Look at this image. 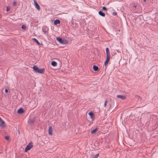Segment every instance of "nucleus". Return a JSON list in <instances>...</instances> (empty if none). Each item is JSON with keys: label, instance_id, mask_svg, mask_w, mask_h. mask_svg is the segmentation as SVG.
<instances>
[{"label": "nucleus", "instance_id": "obj_21", "mask_svg": "<svg viewBox=\"0 0 158 158\" xmlns=\"http://www.w3.org/2000/svg\"><path fill=\"white\" fill-rule=\"evenodd\" d=\"M21 28L23 29H26V26L25 25H22L21 26Z\"/></svg>", "mask_w": 158, "mask_h": 158}, {"label": "nucleus", "instance_id": "obj_1", "mask_svg": "<svg viewBox=\"0 0 158 158\" xmlns=\"http://www.w3.org/2000/svg\"><path fill=\"white\" fill-rule=\"evenodd\" d=\"M56 40L60 43L63 44H66L68 43L67 41L66 40L64 39H62L60 37H57Z\"/></svg>", "mask_w": 158, "mask_h": 158}, {"label": "nucleus", "instance_id": "obj_4", "mask_svg": "<svg viewBox=\"0 0 158 158\" xmlns=\"http://www.w3.org/2000/svg\"><path fill=\"white\" fill-rule=\"evenodd\" d=\"M34 2V5L35 6V8L37 9V10H39L40 9V6L39 5V4H38V3L35 0H33Z\"/></svg>", "mask_w": 158, "mask_h": 158}, {"label": "nucleus", "instance_id": "obj_26", "mask_svg": "<svg viewBox=\"0 0 158 158\" xmlns=\"http://www.w3.org/2000/svg\"><path fill=\"white\" fill-rule=\"evenodd\" d=\"M47 106H48V107H49L50 106V102H47L46 103Z\"/></svg>", "mask_w": 158, "mask_h": 158}, {"label": "nucleus", "instance_id": "obj_2", "mask_svg": "<svg viewBox=\"0 0 158 158\" xmlns=\"http://www.w3.org/2000/svg\"><path fill=\"white\" fill-rule=\"evenodd\" d=\"M6 127V124L3 120L0 117V127L2 128H5Z\"/></svg>", "mask_w": 158, "mask_h": 158}, {"label": "nucleus", "instance_id": "obj_12", "mask_svg": "<svg viewBox=\"0 0 158 158\" xmlns=\"http://www.w3.org/2000/svg\"><path fill=\"white\" fill-rule=\"evenodd\" d=\"M45 70V69L44 68L41 69H39L37 72L40 73H43Z\"/></svg>", "mask_w": 158, "mask_h": 158}, {"label": "nucleus", "instance_id": "obj_19", "mask_svg": "<svg viewBox=\"0 0 158 158\" xmlns=\"http://www.w3.org/2000/svg\"><path fill=\"white\" fill-rule=\"evenodd\" d=\"M51 64L53 66H56L57 65V63L56 62L53 61L51 62Z\"/></svg>", "mask_w": 158, "mask_h": 158}, {"label": "nucleus", "instance_id": "obj_24", "mask_svg": "<svg viewBox=\"0 0 158 158\" xmlns=\"http://www.w3.org/2000/svg\"><path fill=\"white\" fill-rule=\"evenodd\" d=\"M102 9L103 10L106 11L107 10V9L106 8L105 6H104L102 7Z\"/></svg>", "mask_w": 158, "mask_h": 158}, {"label": "nucleus", "instance_id": "obj_10", "mask_svg": "<svg viewBox=\"0 0 158 158\" xmlns=\"http://www.w3.org/2000/svg\"><path fill=\"white\" fill-rule=\"evenodd\" d=\"M60 23V21L59 20L56 19L54 20V21L53 23L55 25H56L58 24H59Z\"/></svg>", "mask_w": 158, "mask_h": 158}, {"label": "nucleus", "instance_id": "obj_28", "mask_svg": "<svg viewBox=\"0 0 158 158\" xmlns=\"http://www.w3.org/2000/svg\"><path fill=\"white\" fill-rule=\"evenodd\" d=\"M10 8L9 7H7V8H6V10L7 11H9L10 10Z\"/></svg>", "mask_w": 158, "mask_h": 158}, {"label": "nucleus", "instance_id": "obj_20", "mask_svg": "<svg viewBox=\"0 0 158 158\" xmlns=\"http://www.w3.org/2000/svg\"><path fill=\"white\" fill-rule=\"evenodd\" d=\"M99 154H97L94 156L92 157V158H97V157L99 156Z\"/></svg>", "mask_w": 158, "mask_h": 158}, {"label": "nucleus", "instance_id": "obj_16", "mask_svg": "<svg viewBox=\"0 0 158 158\" xmlns=\"http://www.w3.org/2000/svg\"><path fill=\"white\" fill-rule=\"evenodd\" d=\"M32 40H33L38 45H40L41 44L39 43V42L38 41V40L35 38H33L32 39Z\"/></svg>", "mask_w": 158, "mask_h": 158}, {"label": "nucleus", "instance_id": "obj_35", "mask_svg": "<svg viewBox=\"0 0 158 158\" xmlns=\"http://www.w3.org/2000/svg\"><path fill=\"white\" fill-rule=\"evenodd\" d=\"M111 106H110V108H111Z\"/></svg>", "mask_w": 158, "mask_h": 158}, {"label": "nucleus", "instance_id": "obj_22", "mask_svg": "<svg viewBox=\"0 0 158 158\" xmlns=\"http://www.w3.org/2000/svg\"><path fill=\"white\" fill-rule=\"evenodd\" d=\"M135 97H137V98L138 99H140L141 100H142V98H141V97L139 96V95H136L135 96Z\"/></svg>", "mask_w": 158, "mask_h": 158}, {"label": "nucleus", "instance_id": "obj_27", "mask_svg": "<svg viewBox=\"0 0 158 158\" xmlns=\"http://www.w3.org/2000/svg\"><path fill=\"white\" fill-rule=\"evenodd\" d=\"M16 2L15 1H14L13 2V5L14 6H15L16 5Z\"/></svg>", "mask_w": 158, "mask_h": 158}, {"label": "nucleus", "instance_id": "obj_5", "mask_svg": "<svg viewBox=\"0 0 158 158\" xmlns=\"http://www.w3.org/2000/svg\"><path fill=\"white\" fill-rule=\"evenodd\" d=\"M35 121V118H34L29 120V121H28V124L31 125L34 123Z\"/></svg>", "mask_w": 158, "mask_h": 158}, {"label": "nucleus", "instance_id": "obj_18", "mask_svg": "<svg viewBox=\"0 0 158 158\" xmlns=\"http://www.w3.org/2000/svg\"><path fill=\"white\" fill-rule=\"evenodd\" d=\"M98 129V128H96L95 129H94L91 131V133L92 134H94L95 133Z\"/></svg>", "mask_w": 158, "mask_h": 158}, {"label": "nucleus", "instance_id": "obj_23", "mask_svg": "<svg viewBox=\"0 0 158 158\" xmlns=\"http://www.w3.org/2000/svg\"><path fill=\"white\" fill-rule=\"evenodd\" d=\"M107 101V99H106L105 100V102H104V106L105 107H106V106Z\"/></svg>", "mask_w": 158, "mask_h": 158}, {"label": "nucleus", "instance_id": "obj_31", "mask_svg": "<svg viewBox=\"0 0 158 158\" xmlns=\"http://www.w3.org/2000/svg\"><path fill=\"white\" fill-rule=\"evenodd\" d=\"M43 31L44 32V33H46L47 32L46 31H45V30H44V31Z\"/></svg>", "mask_w": 158, "mask_h": 158}, {"label": "nucleus", "instance_id": "obj_32", "mask_svg": "<svg viewBox=\"0 0 158 158\" xmlns=\"http://www.w3.org/2000/svg\"><path fill=\"white\" fill-rule=\"evenodd\" d=\"M134 7L135 8V9H136L137 7V6H134Z\"/></svg>", "mask_w": 158, "mask_h": 158}, {"label": "nucleus", "instance_id": "obj_7", "mask_svg": "<svg viewBox=\"0 0 158 158\" xmlns=\"http://www.w3.org/2000/svg\"><path fill=\"white\" fill-rule=\"evenodd\" d=\"M117 98H120L122 100H125L126 99V97L125 96L123 95H117Z\"/></svg>", "mask_w": 158, "mask_h": 158}, {"label": "nucleus", "instance_id": "obj_14", "mask_svg": "<svg viewBox=\"0 0 158 158\" xmlns=\"http://www.w3.org/2000/svg\"><path fill=\"white\" fill-rule=\"evenodd\" d=\"M33 69L36 72H37L39 68L37 65H34L33 67Z\"/></svg>", "mask_w": 158, "mask_h": 158}, {"label": "nucleus", "instance_id": "obj_9", "mask_svg": "<svg viewBox=\"0 0 158 158\" xmlns=\"http://www.w3.org/2000/svg\"><path fill=\"white\" fill-rule=\"evenodd\" d=\"M17 112L19 114H21L24 112V111L23 109L20 108L18 110Z\"/></svg>", "mask_w": 158, "mask_h": 158}, {"label": "nucleus", "instance_id": "obj_13", "mask_svg": "<svg viewBox=\"0 0 158 158\" xmlns=\"http://www.w3.org/2000/svg\"><path fill=\"white\" fill-rule=\"evenodd\" d=\"M93 69L95 71H98L99 70L98 67L95 65H94L93 66Z\"/></svg>", "mask_w": 158, "mask_h": 158}, {"label": "nucleus", "instance_id": "obj_8", "mask_svg": "<svg viewBox=\"0 0 158 158\" xmlns=\"http://www.w3.org/2000/svg\"><path fill=\"white\" fill-rule=\"evenodd\" d=\"M48 134L50 135H52V128L51 126H50L48 128Z\"/></svg>", "mask_w": 158, "mask_h": 158}, {"label": "nucleus", "instance_id": "obj_3", "mask_svg": "<svg viewBox=\"0 0 158 158\" xmlns=\"http://www.w3.org/2000/svg\"><path fill=\"white\" fill-rule=\"evenodd\" d=\"M33 146V145L32 143H29L25 148V152H27L28 151L30 150L32 148Z\"/></svg>", "mask_w": 158, "mask_h": 158}, {"label": "nucleus", "instance_id": "obj_30", "mask_svg": "<svg viewBox=\"0 0 158 158\" xmlns=\"http://www.w3.org/2000/svg\"><path fill=\"white\" fill-rule=\"evenodd\" d=\"M5 92L6 93H7L8 92V90L7 89H5Z\"/></svg>", "mask_w": 158, "mask_h": 158}, {"label": "nucleus", "instance_id": "obj_25", "mask_svg": "<svg viewBox=\"0 0 158 158\" xmlns=\"http://www.w3.org/2000/svg\"><path fill=\"white\" fill-rule=\"evenodd\" d=\"M5 138L6 140L8 141L9 139V137L8 136H5Z\"/></svg>", "mask_w": 158, "mask_h": 158}, {"label": "nucleus", "instance_id": "obj_33", "mask_svg": "<svg viewBox=\"0 0 158 158\" xmlns=\"http://www.w3.org/2000/svg\"><path fill=\"white\" fill-rule=\"evenodd\" d=\"M144 2H146V0H143Z\"/></svg>", "mask_w": 158, "mask_h": 158}, {"label": "nucleus", "instance_id": "obj_15", "mask_svg": "<svg viewBox=\"0 0 158 158\" xmlns=\"http://www.w3.org/2000/svg\"><path fill=\"white\" fill-rule=\"evenodd\" d=\"M98 14H99V15L102 17H105V14L101 11H99Z\"/></svg>", "mask_w": 158, "mask_h": 158}, {"label": "nucleus", "instance_id": "obj_29", "mask_svg": "<svg viewBox=\"0 0 158 158\" xmlns=\"http://www.w3.org/2000/svg\"><path fill=\"white\" fill-rule=\"evenodd\" d=\"M117 14V13L116 12H113L112 13V15H116Z\"/></svg>", "mask_w": 158, "mask_h": 158}, {"label": "nucleus", "instance_id": "obj_34", "mask_svg": "<svg viewBox=\"0 0 158 158\" xmlns=\"http://www.w3.org/2000/svg\"><path fill=\"white\" fill-rule=\"evenodd\" d=\"M72 24H74V23H73V22H72Z\"/></svg>", "mask_w": 158, "mask_h": 158}, {"label": "nucleus", "instance_id": "obj_6", "mask_svg": "<svg viewBox=\"0 0 158 158\" xmlns=\"http://www.w3.org/2000/svg\"><path fill=\"white\" fill-rule=\"evenodd\" d=\"M110 58V56H106V59L104 62L105 66H106L108 64Z\"/></svg>", "mask_w": 158, "mask_h": 158}, {"label": "nucleus", "instance_id": "obj_11", "mask_svg": "<svg viewBox=\"0 0 158 158\" xmlns=\"http://www.w3.org/2000/svg\"><path fill=\"white\" fill-rule=\"evenodd\" d=\"M89 115L91 118H93L94 117V113L92 112H90L89 113Z\"/></svg>", "mask_w": 158, "mask_h": 158}, {"label": "nucleus", "instance_id": "obj_17", "mask_svg": "<svg viewBox=\"0 0 158 158\" xmlns=\"http://www.w3.org/2000/svg\"><path fill=\"white\" fill-rule=\"evenodd\" d=\"M106 56H110V53L109 52V49L108 48H106Z\"/></svg>", "mask_w": 158, "mask_h": 158}]
</instances>
